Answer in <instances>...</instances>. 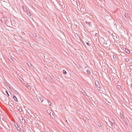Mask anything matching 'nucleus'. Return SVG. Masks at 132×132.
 <instances>
[{"mask_svg":"<svg viewBox=\"0 0 132 132\" xmlns=\"http://www.w3.org/2000/svg\"><path fill=\"white\" fill-rule=\"evenodd\" d=\"M98 126H100V125H98ZM100 127H101V126H100Z\"/></svg>","mask_w":132,"mask_h":132,"instance_id":"28","label":"nucleus"},{"mask_svg":"<svg viewBox=\"0 0 132 132\" xmlns=\"http://www.w3.org/2000/svg\"><path fill=\"white\" fill-rule=\"evenodd\" d=\"M62 72L65 75L67 73L66 71L65 70H63Z\"/></svg>","mask_w":132,"mask_h":132,"instance_id":"14","label":"nucleus"},{"mask_svg":"<svg viewBox=\"0 0 132 132\" xmlns=\"http://www.w3.org/2000/svg\"><path fill=\"white\" fill-rule=\"evenodd\" d=\"M17 126V129L20 132H21V131H22L21 130V129L20 128L19 126L17 124H16Z\"/></svg>","mask_w":132,"mask_h":132,"instance_id":"4","label":"nucleus"},{"mask_svg":"<svg viewBox=\"0 0 132 132\" xmlns=\"http://www.w3.org/2000/svg\"><path fill=\"white\" fill-rule=\"evenodd\" d=\"M23 132H25L24 131H23Z\"/></svg>","mask_w":132,"mask_h":132,"instance_id":"33","label":"nucleus"},{"mask_svg":"<svg viewBox=\"0 0 132 132\" xmlns=\"http://www.w3.org/2000/svg\"><path fill=\"white\" fill-rule=\"evenodd\" d=\"M125 61L126 62H129V60H130L129 59H128V58H127V59H125Z\"/></svg>","mask_w":132,"mask_h":132,"instance_id":"15","label":"nucleus"},{"mask_svg":"<svg viewBox=\"0 0 132 132\" xmlns=\"http://www.w3.org/2000/svg\"><path fill=\"white\" fill-rule=\"evenodd\" d=\"M113 59L114 60V61H116L117 60V58L116 56L115 55H113Z\"/></svg>","mask_w":132,"mask_h":132,"instance_id":"10","label":"nucleus"},{"mask_svg":"<svg viewBox=\"0 0 132 132\" xmlns=\"http://www.w3.org/2000/svg\"><path fill=\"white\" fill-rule=\"evenodd\" d=\"M26 87L28 88V87H29V85L28 84H26Z\"/></svg>","mask_w":132,"mask_h":132,"instance_id":"20","label":"nucleus"},{"mask_svg":"<svg viewBox=\"0 0 132 132\" xmlns=\"http://www.w3.org/2000/svg\"><path fill=\"white\" fill-rule=\"evenodd\" d=\"M21 38L22 39H23V38L22 37H21Z\"/></svg>","mask_w":132,"mask_h":132,"instance_id":"30","label":"nucleus"},{"mask_svg":"<svg viewBox=\"0 0 132 132\" xmlns=\"http://www.w3.org/2000/svg\"><path fill=\"white\" fill-rule=\"evenodd\" d=\"M104 44H105L106 45H108L107 41L106 40H104L103 42Z\"/></svg>","mask_w":132,"mask_h":132,"instance_id":"12","label":"nucleus"},{"mask_svg":"<svg viewBox=\"0 0 132 132\" xmlns=\"http://www.w3.org/2000/svg\"><path fill=\"white\" fill-rule=\"evenodd\" d=\"M13 98L15 101L16 102H18V100L17 98L15 96L13 95Z\"/></svg>","mask_w":132,"mask_h":132,"instance_id":"9","label":"nucleus"},{"mask_svg":"<svg viewBox=\"0 0 132 132\" xmlns=\"http://www.w3.org/2000/svg\"><path fill=\"white\" fill-rule=\"evenodd\" d=\"M95 84L97 87L99 88H100V86L98 82L97 81H95Z\"/></svg>","mask_w":132,"mask_h":132,"instance_id":"3","label":"nucleus"},{"mask_svg":"<svg viewBox=\"0 0 132 132\" xmlns=\"http://www.w3.org/2000/svg\"><path fill=\"white\" fill-rule=\"evenodd\" d=\"M27 14L28 15L30 16L31 15V14L30 12L28 11V12H27Z\"/></svg>","mask_w":132,"mask_h":132,"instance_id":"11","label":"nucleus"},{"mask_svg":"<svg viewBox=\"0 0 132 132\" xmlns=\"http://www.w3.org/2000/svg\"><path fill=\"white\" fill-rule=\"evenodd\" d=\"M38 97L40 99V101H41L42 102H43L44 100L43 97L42 96H39Z\"/></svg>","mask_w":132,"mask_h":132,"instance_id":"5","label":"nucleus"},{"mask_svg":"<svg viewBox=\"0 0 132 132\" xmlns=\"http://www.w3.org/2000/svg\"><path fill=\"white\" fill-rule=\"evenodd\" d=\"M98 126H100V125H98ZM100 127H101V126H100Z\"/></svg>","mask_w":132,"mask_h":132,"instance_id":"29","label":"nucleus"},{"mask_svg":"<svg viewBox=\"0 0 132 132\" xmlns=\"http://www.w3.org/2000/svg\"><path fill=\"white\" fill-rule=\"evenodd\" d=\"M125 51L127 53L129 54L130 53V51L127 49H126Z\"/></svg>","mask_w":132,"mask_h":132,"instance_id":"13","label":"nucleus"},{"mask_svg":"<svg viewBox=\"0 0 132 132\" xmlns=\"http://www.w3.org/2000/svg\"><path fill=\"white\" fill-rule=\"evenodd\" d=\"M9 88L10 89H12V90H11L12 91H13H13L14 90V88H11V87H9Z\"/></svg>","mask_w":132,"mask_h":132,"instance_id":"19","label":"nucleus"},{"mask_svg":"<svg viewBox=\"0 0 132 132\" xmlns=\"http://www.w3.org/2000/svg\"><path fill=\"white\" fill-rule=\"evenodd\" d=\"M5 92H6V93L8 95V96H9L10 95H9L8 93V92L7 90H6Z\"/></svg>","mask_w":132,"mask_h":132,"instance_id":"16","label":"nucleus"},{"mask_svg":"<svg viewBox=\"0 0 132 132\" xmlns=\"http://www.w3.org/2000/svg\"><path fill=\"white\" fill-rule=\"evenodd\" d=\"M30 65H29V66L30 68L31 67V66H32V64L30 63Z\"/></svg>","mask_w":132,"mask_h":132,"instance_id":"21","label":"nucleus"},{"mask_svg":"<svg viewBox=\"0 0 132 132\" xmlns=\"http://www.w3.org/2000/svg\"><path fill=\"white\" fill-rule=\"evenodd\" d=\"M19 111H20V112H21L22 111V109H19Z\"/></svg>","mask_w":132,"mask_h":132,"instance_id":"22","label":"nucleus"},{"mask_svg":"<svg viewBox=\"0 0 132 132\" xmlns=\"http://www.w3.org/2000/svg\"><path fill=\"white\" fill-rule=\"evenodd\" d=\"M87 72L88 73L90 74V72L88 70H87Z\"/></svg>","mask_w":132,"mask_h":132,"instance_id":"18","label":"nucleus"},{"mask_svg":"<svg viewBox=\"0 0 132 132\" xmlns=\"http://www.w3.org/2000/svg\"><path fill=\"white\" fill-rule=\"evenodd\" d=\"M129 15L128 14L125 13V16L127 19H128L129 18Z\"/></svg>","mask_w":132,"mask_h":132,"instance_id":"6","label":"nucleus"},{"mask_svg":"<svg viewBox=\"0 0 132 132\" xmlns=\"http://www.w3.org/2000/svg\"><path fill=\"white\" fill-rule=\"evenodd\" d=\"M127 84H128V82H127Z\"/></svg>","mask_w":132,"mask_h":132,"instance_id":"31","label":"nucleus"},{"mask_svg":"<svg viewBox=\"0 0 132 132\" xmlns=\"http://www.w3.org/2000/svg\"><path fill=\"white\" fill-rule=\"evenodd\" d=\"M21 120L20 121L22 123L23 122L24 123L25 122V119L22 117H21Z\"/></svg>","mask_w":132,"mask_h":132,"instance_id":"8","label":"nucleus"},{"mask_svg":"<svg viewBox=\"0 0 132 132\" xmlns=\"http://www.w3.org/2000/svg\"><path fill=\"white\" fill-rule=\"evenodd\" d=\"M121 87L120 86H119L118 87V88H119V89L121 88Z\"/></svg>","mask_w":132,"mask_h":132,"instance_id":"25","label":"nucleus"},{"mask_svg":"<svg viewBox=\"0 0 132 132\" xmlns=\"http://www.w3.org/2000/svg\"><path fill=\"white\" fill-rule=\"evenodd\" d=\"M4 103L6 104H8L9 103V100L8 97L6 96L5 97L4 101Z\"/></svg>","mask_w":132,"mask_h":132,"instance_id":"1","label":"nucleus"},{"mask_svg":"<svg viewBox=\"0 0 132 132\" xmlns=\"http://www.w3.org/2000/svg\"><path fill=\"white\" fill-rule=\"evenodd\" d=\"M115 25H116V23H115Z\"/></svg>","mask_w":132,"mask_h":132,"instance_id":"32","label":"nucleus"},{"mask_svg":"<svg viewBox=\"0 0 132 132\" xmlns=\"http://www.w3.org/2000/svg\"><path fill=\"white\" fill-rule=\"evenodd\" d=\"M33 36L35 38L36 40H38L40 38V36L38 35H36L35 34Z\"/></svg>","mask_w":132,"mask_h":132,"instance_id":"2","label":"nucleus"},{"mask_svg":"<svg viewBox=\"0 0 132 132\" xmlns=\"http://www.w3.org/2000/svg\"><path fill=\"white\" fill-rule=\"evenodd\" d=\"M86 43L88 45H89V43L86 42Z\"/></svg>","mask_w":132,"mask_h":132,"instance_id":"23","label":"nucleus"},{"mask_svg":"<svg viewBox=\"0 0 132 132\" xmlns=\"http://www.w3.org/2000/svg\"><path fill=\"white\" fill-rule=\"evenodd\" d=\"M56 77L58 79H59V77Z\"/></svg>","mask_w":132,"mask_h":132,"instance_id":"27","label":"nucleus"},{"mask_svg":"<svg viewBox=\"0 0 132 132\" xmlns=\"http://www.w3.org/2000/svg\"><path fill=\"white\" fill-rule=\"evenodd\" d=\"M49 80L51 82L52 81V79H51H51L50 78H49Z\"/></svg>","mask_w":132,"mask_h":132,"instance_id":"24","label":"nucleus"},{"mask_svg":"<svg viewBox=\"0 0 132 132\" xmlns=\"http://www.w3.org/2000/svg\"><path fill=\"white\" fill-rule=\"evenodd\" d=\"M48 101V104L50 106H51V103L49 102V101Z\"/></svg>","mask_w":132,"mask_h":132,"instance_id":"17","label":"nucleus"},{"mask_svg":"<svg viewBox=\"0 0 132 132\" xmlns=\"http://www.w3.org/2000/svg\"><path fill=\"white\" fill-rule=\"evenodd\" d=\"M22 7L24 10L26 11L27 12L28 11V10L27 8L26 7H24L23 6H22Z\"/></svg>","mask_w":132,"mask_h":132,"instance_id":"7","label":"nucleus"},{"mask_svg":"<svg viewBox=\"0 0 132 132\" xmlns=\"http://www.w3.org/2000/svg\"><path fill=\"white\" fill-rule=\"evenodd\" d=\"M16 124H17L16 123V125H15V124H14V125H15V127L16 128H17V126Z\"/></svg>","mask_w":132,"mask_h":132,"instance_id":"26","label":"nucleus"}]
</instances>
